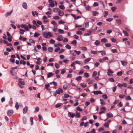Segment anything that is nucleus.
Segmentation results:
<instances>
[{
  "mask_svg": "<svg viewBox=\"0 0 133 133\" xmlns=\"http://www.w3.org/2000/svg\"><path fill=\"white\" fill-rule=\"evenodd\" d=\"M49 5L51 7H54L55 6V4L54 3V2L53 0H49Z\"/></svg>",
  "mask_w": 133,
  "mask_h": 133,
  "instance_id": "f257e3e1",
  "label": "nucleus"
},
{
  "mask_svg": "<svg viewBox=\"0 0 133 133\" xmlns=\"http://www.w3.org/2000/svg\"><path fill=\"white\" fill-rule=\"evenodd\" d=\"M108 57H105L103 58L102 59H99V61L103 63L104 61L107 60H108Z\"/></svg>",
  "mask_w": 133,
  "mask_h": 133,
  "instance_id": "f03ea898",
  "label": "nucleus"
},
{
  "mask_svg": "<svg viewBox=\"0 0 133 133\" xmlns=\"http://www.w3.org/2000/svg\"><path fill=\"white\" fill-rule=\"evenodd\" d=\"M13 113V110H10L7 111V114L8 116H10Z\"/></svg>",
  "mask_w": 133,
  "mask_h": 133,
  "instance_id": "7ed1b4c3",
  "label": "nucleus"
},
{
  "mask_svg": "<svg viewBox=\"0 0 133 133\" xmlns=\"http://www.w3.org/2000/svg\"><path fill=\"white\" fill-rule=\"evenodd\" d=\"M121 62L122 65L124 66H126L128 64L127 62L125 61H121Z\"/></svg>",
  "mask_w": 133,
  "mask_h": 133,
  "instance_id": "20e7f679",
  "label": "nucleus"
},
{
  "mask_svg": "<svg viewBox=\"0 0 133 133\" xmlns=\"http://www.w3.org/2000/svg\"><path fill=\"white\" fill-rule=\"evenodd\" d=\"M28 109V107L27 106H25L23 108V110L24 114H26L27 112Z\"/></svg>",
  "mask_w": 133,
  "mask_h": 133,
  "instance_id": "39448f33",
  "label": "nucleus"
},
{
  "mask_svg": "<svg viewBox=\"0 0 133 133\" xmlns=\"http://www.w3.org/2000/svg\"><path fill=\"white\" fill-rule=\"evenodd\" d=\"M93 92L95 95H98V94H102V93L100 90L94 91H93Z\"/></svg>",
  "mask_w": 133,
  "mask_h": 133,
  "instance_id": "423d86ee",
  "label": "nucleus"
},
{
  "mask_svg": "<svg viewBox=\"0 0 133 133\" xmlns=\"http://www.w3.org/2000/svg\"><path fill=\"white\" fill-rule=\"evenodd\" d=\"M107 116L108 118L112 117H113V114L111 112H109L107 114Z\"/></svg>",
  "mask_w": 133,
  "mask_h": 133,
  "instance_id": "0eeeda50",
  "label": "nucleus"
},
{
  "mask_svg": "<svg viewBox=\"0 0 133 133\" xmlns=\"http://www.w3.org/2000/svg\"><path fill=\"white\" fill-rule=\"evenodd\" d=\"M50 84L48 83H46L45 84V88L48 90H49L48 88L50 87Z\"/></svg>",
  "mask_w": 133,
  "mask_h": 133,
  "instance_id": "6e6552de",
  "label": "nucleus"
},
{
  "mask_svg": "<svg viewBox=\"0 0 133 133\" xmlns=\"http://www.w3.org/2000/svg\"><path fill=\"white\" fill-rule=\"evenodd\" d=\"M43 36L45 38H47L48 37V33L46 32H44L43 33Z\"/></svg>",
  "mask_w": 133,
  "mask_h": 133,
  "instance_id": "1a4fd4ad",
  "label": "nucleus"
},
{
  "mask_svg": "<svg viewBox=\"0 0 133 133\" xmlns=\"http://www.w3.org/2000/svg\"><path fill=\"white\" fill-rule=\"evenodd\" d=\"M93 15L94 16H97L98 15L99 13L96 11H93L92 12Z\"/></svg>",
  "mask_w": 133,
  "mask_h": 133,
  "instance_id": "9d476101",
  "label": "nucleus"
},
{
  "mask_svg": "<svg viewBox=\"0 0 133 133\" xmlns=\"http://www.w3.org/2000/svg\"><path fill=\"white\" fill-rule=\"evenodd\" d=\"M54 74L51 72H49L47 74V77L48 78L52 76Z\"/></svg>",
  "mask_w": 133,
  "mask_h": 133,
  "instance_id": "9b49d317",
  "label": "nucleus"
},
{
  "mask_svg": "<svg viewBox=\"0 0 133 133\" xmlns=\"http://www.w3.org/2000/svg\"><path fill=\"white\" fill-rule=\"evenodd\" d=\"M60 11V10L58 8H55L53 10L54 12L56 13L59 12Z\"/></svg>",
  "mask_w": 133,
  "mask_h": 133,
  "instance_id": "f8f14e48",
  "label": "nucleus"
},
{
  "mask_svg": "<svg viewBox=\"0 0 133 133\" xmlns=\"http://www.w3.org/2000/svg\"><path fill=\"white\" fill-rule=\"evenodd\" d=\"M23 123L24 124H25L26 122V117L25 116H24L23 117Z\"/></svg>",
  "mask_w": 133,
  "mask_h": 133,
  "instance_id": "ddd939ff",
  "label": "nucleus"
},
{
  "mask_svg": "<svg viewBox=\"0 0 133 133\" xmlns=\"http://www.w3.org/2000/svg\"><path fill=\"white\" fill-rule=\"evenodd\" d=\"M23 7L25 9H26L27 8V6L26 4L25 3H24L23 4Z\"/></svg>",
  "mask_w": 133,
  "mask_h": 133,
  "instance_id": "4468645a",
  "label": "nucleus"
},
{
  "mask_svg": "<svg viewBox=\"0 0 133 133\" xmlns=\"http://www.w3.org/2000/svg\"><path fill=\"white\" fill-rule=\"evenodd\" d=\"M20 30V34L23 35L24 34V32L25 31L24 30H23L21 29H19Z\"/></svg>",
  "mask_w": 133,
  "mask_h": 133,
  "instance_id": "2eb2a0df",
  "label": "nucleus"
},
{
  "mask_svg": "<svg viewBox=\"0 0 133 133\" xmlns=\"http://www.w3.org/2000/svg\"><path fill=\"white\" fill-rule=\"evenodd\" d=\"M12 12V11L11 10V11H10V12H7L5 14V16L6 17H7L8 16L10 15L11 14V13Z\"/></svg>",
  "mask_w": 133,
  "mask_h": 133,
  "instance_id": "dca6fc26",
  "label": "nucleus"
},
{
  "mask_svg": "<svg viewBox=\"0 0 133 133\" xmlns=\"http://www.w3.org/2000/svg\"><path fill=\"white\" fill-rule=\"evenodd\" d=\"M20 64H23L24 65L26 64V62L24 60H21L20 61Z\"/></svg>",
  "mask_w": 133,
  "mask_h": 133,
  "instance_id": "f3484780",
  "label": "nucleus"
},
{
  "mask_svg": "<svg viewBox=\"0 0 133 133\" xmlns=\"http://www.w3.org/2000/svg\"><path fill=\"white\" fill-rule=\"evenodd\" d=\"M58 37H58L57 38V39L58 41H62L63 39L62 38V35H61L60 36H58Z\"/></svg>",
  "mask_w": 133,
  "mask_h": 133,
  "instance_id": "a211bd4d",
  "label": "nucleus"
},
{
  "mask_svg": "<svg viewBox=\"0 0 133 133\" xmlns=\"http://www.w3.org/2000/svg\"><path fill=\"white\" fill-rule=\"evenodd\" d=\"M77 43V42L76 40H74L72 41L71 42V43L73 45H76Z\"/></svg>",
  "mask_w": 133,
  "mask_h": 133,
  "instance_id": "6ab92c4d",
  "label": "nucleus"
},
{
  "mask_svg": "<svg viewBox=\"0 0 133 133\" xmlns=\"http://www.w3.org/2000/svg\"><path fill=\"white\" fill-rule=\"evenodd\" d=\"M101 41L102 42L106 43L108 42V40L106 38H104L101 39Z\"/></svg>",
  "mask_w": 133,
  "mask_h": 133,
  "instance_id": "aec40b11",
  "label": "nucleus"
},
{
  "mask_svg": "<svg viewBox=\"0 0 133 133\" xmlns=\"http://www.w3.org/2000/svg\"><path fill=\"white\" fill-rule=\"evenodd\" d=\"M100 43V41L98 40H96L94 44L96 45H97Z\"/></svg>",
  "mask_w": 133,
  "mask_h": 133,
  "instance_id": "412c9836",
  "label": "nucleus"
},
{
  "mask_svg": "<svg viewBox=\"0 0 133 133\" xmlns=\"http://www.w3.org/2000/svg\"><path fill=\"white\" fill-rule=\"evenodd\" d=\"M91 33V31H89L87 33H85L84 34V36H88L90 35Z\"/></svg>",
  "mask_w": 133,
  "mask_h": 133,
  "instance_id": "4be33fe9",
  "label": "nucleus"
},
{
  "mask_svg": "<svg viewBox=\"0 0 133 133\" xmlns=\"http://www.w3.org/2000/svg\"><path fill=\"white\" fill-rule=\"evenodd\" d=\"M123 33L126 36H129L128 34L126 31L123 30Z\"/></svg>",
  "mask_w": 133,
  "mask_h": 133,
  "instance_id": "5701e85b",
  "label": "nucleus"
},
{
  "mask_svg": "<svg viewBox=\"0 0 133 133\" xmlns=\"http://www.w3.org/2000/svg\"><path fill=\"white\" fill-rule=\"evenodd\" d=\"M62 103H58L56 105L55 107L56 108H58L61 106L62 105Z\"/></svg>",
  "mask_w": 133,
  "mask_h": 133,
  "instance_id": "b1692460",
  "label": "nucleus"
},
{
  "mask_svg": "<svg viewBox=\"0 0 133 133\" xmlns=\"http://www.w3.org/2000/svg\"><path fill=\"white\" fill-rule=\"evenodd\" d=\"M80 117V115L79 113L77 112L76 114L75 115L76 118H78Z\"/></svg>",
  "mask_w": 133,
  "mask_h": 133,
  "instance_id": "393cba45",
  "label": "nucleus"
},
{
  "mask_svg": "<svg viewBox=\"0 0 133 133\" xmlns=\"http://www.w3.org/2000/svg\"><path fill=\"white\" fill-rule=\"evenodd\" d=\"M49 51L50 52H52L53 51V49L52 47H49L48 48Z\"/></svg>",
  "mask_w": 133,
  "mask_h": 133,
  "instance_id": "a878e982",
  "label": "nucleus"
},
{
  "mask_svg": "<svg viewBox=\"0 0 133 133\" xmlns=\"http://www.w3.org/2000/svg\"><path fill=\"white\" fill-rule=\"evenodd\" d=\"M89 74L87 72L85 73L84 74V77L87 78L89 76Z\"/></svg>",
  "mask_w": 133,
  "mask_h": 133,
  "instance_id": "bb28decb",
  "label": "nucleus"
},
{
  "mask_svg": "<svg viewBox=\"0 0 133 133\" xmlns=\"http://www.w3.org/2000/svg\"><path fill=\"white\" fill-rule=\"evenodd\" d=\"M91 58H88L86 59H85L84 61V63H87L89 61L91 60Z\"/></svg>",
  "mask_w": 133,
  "mask_h": 133,
  "instance_id": "cd10ccee",
  "label": "nucleus"
},
{
  "mask_svg": "<svg viewBox=\"0 0 133 133\" xmlns=\"http://www.w3.org/2000/svg\"><path fill=\"white\" fill-rule=\"evenodd\" d=\"M39 109L38 107H37L36 108L35 110L34 111V113H36L39 110Z\"/></svg>",
  "mask_w": 133,
  "mask_h": 133,
  "instance_id": "c85d7f7f",
  "label": "nucleus"
},
{
  "mask_svg": "<svg viewBox=\"0 0 133 133\" xmlns=\"http://www.w3.org/2000/svg\"><path fill=\"white\" fill-rule=\"evenodd\" d=\"M39 35V34L38 33L36 32L34 34V36L35 37H37Z\"/></svg>",
  "mask_w": 133,
  "mask_h": 133,
  "instance_id": "c756f323",
  "label": "nucleus"
},
{
  "mask_svg": "<svg viewBox=\"0 0 133 133\" xmlns=\"http://www.w3.org/2000/svg\"><path fill=\"white\" fill-rule=\"evenodd\" d=\"M74 52L75 53L78 55H79L81 53V52L80 51H77L76 50L74 51Z\"/></svg>",
  "mask_w": 133,
  "mask_h": 133,
  "instance_id": "7c9ffc66",
  "label": "nucleus"
},
{
  "mask_svg": "<svg viewBox=\"0 0 133 133\" xmlns=\"http://www.w3.org/2000/svg\"><path fill=\"white\" fill-rule=\"evenodd\" d=\"M48 36L50 37H53V35L50 32H48Z\"/></svg>",
  "mask_w": 133,
  "mask_h": 133,
  "instance_id": "2f4dec72",
  "label": "nucleus"
},
{
  "mask_svg": "<svg viewBox=\"0 0 133 133\" xmlns=\"http://www.w3.org/2000/svg\"><path fill=\"white\" fill-rule=\"evenodd\" d=\"M107 71V72L109 73L112 74L114 72V71L110 69H108Z\"/></svg>",
  "mask_w": 133,
  "mask_h": 133,
  "instance_id": "473e14b6",
  "label": "nucleus"
},
{
  "mask_svg": "<svg viewBox=\"0 0 133 133\" xmlns=\"http://www.w3.org/2000/svg\"><path fill=\"white\" fill-rule=\"evenodd\" d=\"M100 101H101V103L102 105H104L105 104V103L104 102L103 100L102 99H100Z\"/></svg>",
  "mask_w": 133,
  "mask_h": 133,
  "instance_id": "72a5a7b5",
  "label": "nucleus"
},
{
  "mask_svg": "<svg viewBox=\"0 0 133 133\" xmlns=\"http://www.w3.org/2000/svg\"><path fill=\"white\" fill-rule=\"evenodd\" d=\"M116 21L117 23L118 24H120L121 23V21L119 19H116Z\"/></svg>",
  "mask_w": 133,
  "mask_h": 133,
  "instance_id": "f704fd0d",
  "label": "nucleus"
},
{
  "mask_svg": "<svg viewBox=\"0 0 133 133\" xmlns=\"http://www.w3.org/2000/svg\"><path fill=\"white\" fill-rule=\"evenodd\" d=\"M81 76H79L76 78V79L78 81H79L81 79Z\"/></svg>",
  "mask_w": 133,
  "mask_h": 133,
  "instance_id": "c9c22d12",
  "label": "nucleus"
},
{
  "mask_svg": "<svg viewBox=\"0 0 133 133\" xmlns=\"http://www.w3.org/2000/svg\"><path fill=\"white\" fill-rule=\"evenodd\" d=\"M111 51L113 53H117V51L116 49H114L111 50Z\"/></svg>",
  "mask_w": 133,
  "mask_h": 133,
  "instance_id": "e433bc0d",
  "label": "nucleus"
},
{
  "mask_svg": "<svg viewBox=\"0 0 133 133\" xmlns=\"http://www.w3.org/2000/svg\"><path fill=\"white\" fill-rule=\"evenodd\" d=\"M89 26V22H87L85 23V27L86 28H88Z\"/></svg>",
  "mask_w": 133,
  "mask_h": 133,
  "instance_id": "4c0bfd02",
  "label": "nucleus"
},
{
  "mask_svg": "<svg viewBox=\"0 0 133 133\" xmlns=\"http://www.w3.org/2000/svg\"><path fill=\"white\" fill-rule=\"evenodd\" d=\"M77 110L79 111H82L83 110L82 109H81L80 107H77L76 108Z\"/></svg>",
  "mask_w": 133,
  "mask_h": 133,
  "instance_id": "58836bf2",
  "label": "nucleus"
},
{
  "mask_svg": "<svg viewBox=\"0 0 133 133\" xmlns=\"http://www.w3.org/2000/svg\"><path fill=\"white\" fill-rule=\"evenodd\" d=\"M59 12V16H62L64 14V13L63 12L60 11Z\"/></svg>",
  "mask_w": 133,
  "mask_h": 133,
  "instance_id": "ea45409f",
  "label": "nucleus"
},
{
  "mask_svg": "<svg viewBox=\"0 0 133 133\" xmlns=\"http://www.w3.org/2000/svg\"><path fill=\"white\" fill-rule=\"evenodd\" d=\"M54 45L55 47H57L58 46H60L61 47H62V44L61 43H58V44H55Z\"/></svg>",
  "mask_w": 133,
  "mask_h": 133,
  "instance_id": "a19ab883",
  "label": "nucleus"
},
{
  "mask_svg": "<svg viewBox=\"0 0 133 133\" xmlns=\"http://www.w3.org/2000/svg\"><path fill=\"white\" fill-rule=\"evenodd\" d=\"M15 107L17 110L19 108V106L18 102H16V103Z\"/></svg>",
  "mask_w": 133,
  "mask_h": 133,
  "instance_id": "79ce46f5",
  "label": "nucleus"
},
{
  "mask_svg": "<svg viewBox=\"0 0 133 133\" xmlns=\"http://www.w3.org/2000/svg\"><path fill=\"white\" fill-rule=\"evenodd\" d=\"M63 88L64 90H66L68 88V86L66 84H64L63 86Z\"/></svg>",
  "mask_w": 133,
  "mask_h": 133,
  "instance_id": "37998d69",
  "label": "nucleus"
},
{
  "mask_svg": "<svg viewBox=\"0 0 133 133\" xmlns=\"http://www.w3.org/2000/svg\"><path fill=\"white\" fill-rule=\"evenodd\" d=\"M68 41V39L67 38H65L63 40V42L64 43H66Z\"/></svg>",
  "mask_w": 133,
  "mask_h": 133,
  "instance_id": "c03bdc74",
  "label": "nucleus"
},
{
  "mask_svg": "<svg viewBox=\"0 0 133 133\" xmlns=\"http://www.w3.org/2000/svg\"><path fill=\"white\" fill-rule=\"evenodd\" d=\"M90 53L93 54H96L97 53V52L96 51L91 50L90 52Z\"/></svg>",
  "mask_w": 133,
  "mask_h": 133,
  "instance_id": "a18cd8bd",
  "label": "nucleus"
},
{
  "mask_svg": "<svg viewBox=\"0 0 133 133\" xmlns=\"http://www.w3.org/2000/svg\"><path fill=\"white\" fill-rule=\"evenodd\" d=\"M65 47L69 49H71V46L69 44H67L65 45Z\"/></svg>",
  "mask_w": 133,
  "mask_h": 133,
  "instance_id": "49530a36",
  "label": "nucleus"
},
{
  "mask_svg": "<svg viewBox=\"0 0 133 133\" xmlns=\"http://www.w3.org/2000/svg\"><path fill=\"white\" fill-rule=\"evenodd\" d=\"M30 119L31 121V125H32L33 124V118L32 117H31L30 118Z\"/></svg>",
  "mask_w": 133,
  "mask_h": 133,
  "instance_id": "de8ad7c7",
  "label": "nucleus"
},
{
  "mask_svg": "<svg viewBox=\"0 0 133 133\" xmlns=\"http://www.w3.org/2000/svg\"><path fill=\"white\" fill-rule=\"evenodd\" d=\"M97 74V72L96 71H94L92 74V76L93 77L95 76Z\"/></svg>",
  "mask_w": 133,
  "mask_h": 133,
  "instance_id": "09e8293b",
  "label": "nucleus"
},
{
  "mask_svg": "<svg viewBox=\"0 0 133 133\" xmlns=\"http://www.w3.org/2000/svg\"><path fill=\"white\" fill-rule=\"evenodd\" d=\"M80 85L83 88H85L87 87V85L86 84H83L82 83H81L80 84Z\"/></svg>",
  "mask_w": 133,
  "mask_h": 133,
  "instance_id": "8fccbe9b",
  "label": "nucleus"
},
{
  "mask_svg": "<svg viewBox=\"0 0 133 133\" xmlns=\"http://www.w3.org/2000/svg\"><path fill=\"white\" fill-rule=\"evenodd\" d=\"M18 82L19 83L21 84L22 85H24L25 84V82L24 81H19Z\"/></svg>",
  "mask_w": 133,
  "mask_h": 133,
  "instance_id": "3c124183",
  "label": "nucleus"
},
{
  "mask_svg": "<svg viewBox=\"0 0 133 133\" xmlns=\"http://www.w3.org/2000/svg\"><path fill=\"white\" fill-rule=\"evenodd\" d=\"M75 62V63H76L79 64H82V62L81 61H76Z\"/></svg>",
  "mask_w": 133,
  "mask_h": 133,
  "instance_id": "603ef678",
  "label": "nucleus"
},
{
  "mask_svg": "<svg viewBox=\"0 0 133 133\" xmlns=\"http://www.w3.org/2000/svg\"><path fill=\"white\" fill-rule=\"evenodd\" d=\"M60 49L59 47H57L55 49L54 51L55 52H57L60 50Z\"/></svg>",
  "mask_w": 133,
  "mask_h": 133,
  "instance_id": "864d4df0",
  "label": "nucleus"
},
{
  "mask_svg": "<svg viewBox=\"0 0 133 133\" xmlns=\"http://www.w3.org/2000/svg\"><path fill=\"white\" fill-rule=\"evenodd\" d=\"M109 80L111 82H114V79L113 78H110L109 79Z\"/></svg>",
  "mask_w": 133,
  "mask_h": 133,
  "instance_id": "5fc2aeb1",
  "label": "nucleus"
},
{
  "mask_svg": "<svg viewBox=\"0 0 133 133\" xmlns=\"http://www.w3.org/2000/svg\"><path fill=\"white\" fill-rule=\"evenodd\" d=\"M113 19L111 18H109L108 19H106V21L108 22H110L112 21Z\"/></svg>",
  "mask_w": 133,
  "mask_h": 133,
  "instance_id": "6e6d98bb",
  "label": "nucleus"
},
{
  "mask_svg": "<svg viewBox=\"0 0 133 133\" xmlns=\"http://www.w3.org/2000/svg\"><path fill=\"white\" fill-rule=\"evenodd\" d=\"M112 42L114 43H115L116 42L117 40L113 38L111 39Z\"/></svg>",
  "mask_w": 133,
  "mask_h": 133,
  "instance_id": "4d7b16f0",
  "label": "nucleus"
},
{
  "mask_svg": "<svg viewBox=\"0 0 133 133\" xmlns=\"http://www.w3.org/2000/svg\"><path fill=\"white\" fill-rule=\"evenodd\" d=\"M122 71H120L117 73V75L118 76H121L122 75Z\"/></svg>",
  "mask_w": 133,
  "mask_h": 133,
  "instance_id": "13d9d810",
  "label": "nucleus"
},
{
  "mask_svg": "<svg viewBox=\"0 0 133 133\" xmlns=\"http://www.w3.org/2000/svg\"><path fill=\"white\" fill-rule=\"evenodd\" d=\"M58 31L59 32L61 33H64V31L63 30L61 29H59L58 30Z\"/></svg>",
  "mask_w": 133,
  "mask_h": 133,
  "instance_id": "bf43d9fd",
  "label": "nucleus"
},
{
  "mask_svg": "<svg viewBox=\"0 0 133 133\" xmlns=\"http://www.w3.org/2000/svg\"><path fill=\"white\" fill-rule=\"evenodd\" d=\"M59 8L62 9L64 10L65 9V7L64 5H61L59 6Z\"/></svg>",
  "mask_w": 133,
  "mask_h": 133,
  "instance_id": "052dcab7",
  "label": "nucleus"
},
{
  "mask_svg": "<svg viewBox=\"0 0 133 133\" xmlns=\"http://www.w3.org/2000/svg\"><path fill=\"white\" fill-rule=\"evenodd\" d=\"M107 108H106L105 107H102L101 109V111H104L106 110Z\"/></svg>",
  "mask_w": 133,
  "mask_h": 133,
  "instance_id": "680f3d73",
  "label": "nucleus"
},
{
  "mask_svg": "<svg viewBox=\"0 0 133 133\" xmlns=\"http://www.w3.org/2000/svg\"><path fill=\"white\" fill-rule=\"evenodd\" d=\"M50 43L52 44H54L55 43V41L54 40L52 39L50 41Z\"/></svg>",
  "mask_w": 133,
  "mask_h": 133,
  "instance_id": "e2e57ef3",
  "label": "nucleus"
},
{
  "mask_svg": "<svg viewBox=\"0 0 133 133\" xmlns=\"http://www.w3.org/2000/svg\"><path fill=\"white\" fill-rule=\"evenodd\" d=\"M60 17L58 16H55L53 17V18L55 19H58Z\"/></svg>",
  "mask_w": 133,
  "mask_h": 133,
  "instance_id": "0e129e2a",
  "label": "nucleus"
},
{
  "mask_svg": "<svg viewBox=\"0 0 133 133\" xmlns=\"http://www.w3.org/2000/svg\"><path fill=\"white\" fill-rule=\"evenodd\" d=\"M83 68L86 69H89L90 68L89 67L88 65H85L84 66Z\"/></svg>",
  "mask_w": 133,
  "mask_h": 133,
  "instance_id": "69168bd1",
  "label": "nucleus"
},
{
  "mask_svg": "<svg viewBox=\"0 0 133 133\" xmlns=\"http://www.w3.org/2000/svg\"><path fill=\"white\" fill-rule=\"evenodd\" d=\"M125 96V95H122V94H121L119 95V98H123Z\"/></svg>",
  "mask_w": 133,
  "mask_h": 133,
  "instance_id": "338daca9",
  "label": "nucleus"
},
{
  "mask_svg": "<svg viewBox=\"0 0 133 133\" xmlns=\"http://www.w3.org/2000/svg\"><path fill=\"white\" fill-rule=\"evenodd\" d=\"M102 97L103 98L105 99L107 98V96L106 94H104L102 96Z\"/></svg>",
  "mask_w": 133,
  "mask_h": 133,
  "instance_id": "774afa93",
  "label": "nucleus"
}]
</instances>
